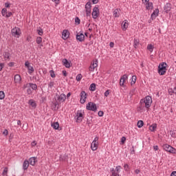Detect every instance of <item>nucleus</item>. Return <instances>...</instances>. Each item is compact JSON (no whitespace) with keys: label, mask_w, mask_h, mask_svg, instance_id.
Returning <instances> with one entry per match:
<instances>
[{"label":"nucleus","mask_w":176,"mask_h":176,"mask_svg":"<svg viewBox=\"0 0 176 176\" xmlns=\"http://www.w3.org/2000/svg\"><path fill=\"white\" fill-rule=\"evenodd\" d=\"M15 83H20L21 82V76L20 74H16L14 78Z\"/></svg>","instance_id":"nucleus-20"},{"label":"nucleus","mask_w":176,"mask_h":176,"mask_svg":"<svg viewBox=\"0 0 176 176\" xmlns=\"http://www.w3.org/2000/svg\"><path fill=\"white\" fill-rule=\"evenodd\" d=\"M140 109L144 110L145 109V103L140 102Z\"/></svg>","instance_id":"nucleus-41"},{"label":"nucleus","mask_w":176,"mask_h":176,"mask_svg":"<svg viewBox=\"0 0 176 176\" xmlns=\"http://www.w3.org/2000/svg\"><path fill=\"white\" fill-rule=\"evenodd\" d=\"M131 153L132 155H134V153H135V151L134 150V146H132V148H131Z\"/></svg>","instance_id":"nucleus-56"},{"label":"nucleus","mask_w":176,"mask_h":176,"mask_svg":"<svg viewBox=\"0 0 176 176\" xmlns=\"http://www.w3.org/2000/svg\"><path fill=\"white\" fill-rule=\"evenodd\" d=\"M3 67H5V64L0 63V72L2 71V69H3Z\"/></svg>","instance_id":"nucleus-57"},{"label":"nucleus","mask_w":176,"mask_h":176,"mask_svg":"<svg viewBox=\"0 0 176 176\" xmlns=\"http://www.w3.org/2000/svg\"><path fill=\"white\" fill-rule=\"evenodd\" d=\"M76 79L77 82H80L82 80V74L77 75Z\"/></svg>","instance_id":"nucleus-42"},{"label":"nucleus","mask_w":176,"mask_h":176,"mask_svg":"<svg viewBox=\"0 0 176 176\" xmlns=\"http://www.w3.org/2000/svg\"><path fill=\"white\" fill-rule=\"evenodd\" d=\"M59 107H60V104H58V102L56 101L54 103V106H53L54 111H58Z\"/></svg>","instance_id":"nucleus-26"},{"label":"nucleus","mask_w":176,"mask_h":176,"mask_svg":"<svg viewBox=\"0 0 176 176\" xmlns=\"http://www.w3.org/2000/svg\"><path fill=\"white\" fill-rule=\"evenodd\" d=\"M38 35H40L41 36H42L43 35V30H42V28H39L38 29L36 30Z\"/></svg>","instance_id":"nucleus-38"},{"label":"nucleus","mask_w":176,"mask_h":176,"mask_svg":"<svg viewBox=\"0 0 176 176\" xmlns=\"http://www.w3.org/2000/svg\"><path fill=\"white\" fill-rule=\"evenodd\" d=\"M87 109L88 111H92L93 112H96L97 111V104L94 102H89L87 104Z\"/></svg>","instance_id":"nucleus-4"},{"label":"nucleus","mask_w":176,"mask_h":176,"mask_svg":"<svg viewBox=\"0 0 176 176\" xmlns=\"http://www.w3.org/2000/svg\"><path fill=\"white\" fill-rule=\"evenodd\" d=\"M129 27V23L127 20H124L122 22V28L123 30V31H126V30H127V28Z\"/></svg>","instance_id":"nucleus-21"},{"label":"nucleus","mask_w":176,"mask_h":176,"mask_svg":"<svg viewBox=\"0 0 176 176\" xmlns=\"http://www.w3.org/2000/svg\"><path fill=\"white\" fill-rule=\"evenodd\" d=\"M127 79H129V76L124 74L120 80V86H124V82H126Z\"/></svg>","instance_id":"nucleus-10"},{"label":"nucleus","mask_w":176,"mask_h":176,"mask_svg":"<svg viewBox=\"0 0 176 176\" xmlns=\"http://www.w3.org/2000/svg\"><path fill=\"white\" fill-rule=\"evenodd\" d=\"M119 9H116L113 12V16H114V17H119L120 16V13L119 12Z\"/></svg>","instance_id":"nucleus-25"},{"label":"nucleus","mask_w":176,"mask_h":176,"mask_svg":"<svg viewBox=\"0 0 176 176\" xmlns=\"http://www.w3.org/2000/svg\"><path fill=\"white\" fill-rule=\"evenodd\" d=\"M60 160H68V155L67 154H65V155H61L60 157Z\"/></svg>","instance_id":"nucleus-33"},{"label":"nucleus","mask_w":176,"mask_h":176,"mask_svg":"<svg viewBox=\"0 0 176 176\" xmlns=\"http://www.w3.org/2000/svg\"><path fill=\"white\" fill-rule=\"evenodd\" d=\"M28 85H29V87H31L32 90H36V89H38V85H36V84L29 83Z\"/></svg>","instance_id":"nucleus-28"},{"label":"nucleus","mask_w":176,"mask_h":176,"mask_svg":"<svg viewBox=\"0 0 176 176\" xmlns=\"http://www.w3.org/2000/svg\"><path fill=\"white\" fill-rule=\"evenodd\" d=\"M164 9L165 10V12L166 13H168V12H170V10H171V3H167L164 7Z\"/></svg>","instance_id":"nucleus-17"},{"label":"nucleus","mask_w":176,"mask_h":176,"mask_svg":"<svg viewBox=\"0 0 176 176\" xmlns=\"http://www.w3.org/2000/svg\"><path fill=\"white\" fill-rule=\"evenodd\" d=\"M75 23H76L77 24H80V19H79V17L75 18Z\"/></svg>","instance_id":"nucleus-47"},{"label":"nucleus","mask_w":176,"mask_h":176,"mask_svg":"<svg viewBox=\"0 0 176 176\" xmlns=\"http://www.w3.org/2000/svg\"><path fill=\"white\" fill-rule=\"evenodd\" d=\"M93 142L98 143V136H96V137L94 138Z\"/></svg>","instance_id":"nucleus-61"},{"label":"nucleus","mask_w":176,"mask_h":176,"mask_svg":"<svg viewBox=\"0 0 176 176\" xmlns=\"http://www.w3.org/2000/svg\"><path fill=\"white\" fill-rule=\"evenodd\" d=\"M8 67H14V62H10L8 63Z\"/></svg>","instance_id":"nucleus-58"},{"label":"nucleus","mask_w":176,"mask_h":176,"mask_svg":"<svg viewBox=\"0 0 176 176\" xmlns=\"http://www.w3.org/2000/svg\"><path fill=\"white\" fill-rule=\"evenodd\" d=\"M51 78H56V74H54V71L50 70V71Z\"/></svg>","instance_id":"nucleus-45"},{"label":"nucleus","mask_w":176,"mask_h":176,"mask_svg":"<svg viewBox=\"0 0 176 176\" xmlns=\"http://www.w3.org/2000/svg\"><path fill=\"white\" fill-rule=\"evenodd\" d=\"M138 45H140V40L135 38L133 44L135 49H137V47H138Z\"/></svg>","instance_id":"nucleus-31"},{"label":"nucleus","mask_w":176,"mask_h":176,"mask_svg":"<svg viewBox=\"0 0 176 176\" xmlns=\"http://www.w3.org/2000/svg\"><path fill=\"white\" fill-rule=\"evenodd\" d=\"M170 176H176V171H173L170 174Z\"/></svg>","instance_id":"nucleus-64"},{"label":"nucleus","mask_w":176,"mask_h":176,"mask_svg":"<svg viewBox=\"0 0 176 176\" xmlns=\"http://www.w3.org/2000/svg\"><path fill=\"white\" fill-rule=\"evenodd\" d=\"M12 36H19L20 35V33H19V30H17L16 28H13L11 30Z\"/></svg>","instance_id":"nucleus-19"},{"label":"nucleus","mask_w":176,"mask_h":176,"mask_svg":"<svg viewBox=\"0 0 176 176\" xmlns=\"http://www.w3.org/2000/svg\"><path fill=\"white\" fill-rule=\"evenodd\" d=\"M135 82H137V76H133L131 81V86H133V85H135Z\"/></svg>","instance_id":"nucleus-30"},{"label":"nucleus","mask_w":176,"mask_h":176,"mask_svg":"<svg viewBox=\"0 0 176 176\" xmlns=\"http://www.w3.org/2000/svg\"><path fill=\"white\" fill-rule=\"evenodd\" d=\"M76 39L77 41H79V42H83V41H85V35L82 33H80V34H78L76 35Z\"/></svg>","instance_id":"nucleus-14"},{"label":"nucleus","mask_w":176,"mask_h":176,"mask_svg":"<svg viewBox=\"0 0 176 176\" xmlns=\"http://www.w3.org/2000/svg\"><path fill=\"white\" fill-rule=\"evenodd\" d=\"M63 65L66 67V68H71V63L67 60V58H64L62 60Z\"/></svg>","instance_id":"nucleus-12"},{"label":"nucleus","mask_w":176,"mask_h":176,"mask_svg":"<svg viewBox=\"0 0 176 176\" xmlns=\"http://www.w3.org/2000/svg\"><path fill=\"white\" fill-rule=\"evenodd\" d=\"M108 96H109V90H107L104 92V97H108Z\"/></svg>","instance_id":"nucleus-54"},{"label":"nucleus","mask_w":176,"mask_h":176,"mask_svg":"<svg viewBox=\"0 0 176 176\" xmlns=\"http://www.w3.org/2000/svg\"><path fill=\"white\" fill-rule=\"evenodd\" d=\"M30 66V62L27 61L25 63V67H26V68H28Z\"/></svg>","instance_id":"nucleus-59"},{"label":"nucleus","mask_w":176,"mask_h":176,"mask_svg":"<svg viewBox=\"0 0 176 176\" xmlns=\"http://www.w3.org/2000/svg\"><path fill=\"white\" fill-rule=\"evenodd\" d=\"M31 145H32V146H36V141H33V142L31 143Z\"/></svg>","instance_id":"nucleus-63"},{"label":"nucleus","mask_w":176,"mask_h":176,"mask_svg":"<svg viewBox=\"0 0 176 176\" xmlns=\"http://www.w3.org/2000/svg\"><path fill=\"white\" fill-rule=\"evenodd\" d=\"M98 14H100V10L98 9V7H94L92 12L93 19H97V17H98Z\"/></svg>","instance_id":"nucleus-8"},{"label":"nucleus","mask_w":176,"mask_h":176,"mask_svg":"<svg viewBox=\"0 0 176 176\" xmlns=\"http://www.w3.org/2000/svg\"><path fill=\"white\" fill-rule=\"evenodd\" d=\"M36 42L37 45H41V43H42V37L41 36L37 37L36 39Z\"/></svg>","instance_id":"nucleus-37"},{"label":"nucleus","mask_w":176,"mask_h":176,"mask_svg":"<svg viewBox=\"0 0 176 176\" xmlns=\"http://www.w3.org/2000/svg\"><path fill=\"white\" fill-rule=\"evenodd\" d=\"M171 137L173 138H175V131H170V132Z\"/></svg>","instance_id":"nucleus-52"},{"label":"nucleus","mask_w":176,"mask_h":176,"mask_svg":"<svg viewBox=\"0 0 176 176\" xmlns=\"http://www.w3.org/2000/svg\"><path fill=\"white\" fill-rule=\"evenodd\" d=\"M167 63L163 62L160 63L158 66V74L160 75H164L166 71H167Z\"/></svg>","instance_id":"nucleus-1"},{"label":"nucleus","mask_w":176,"mask_h":176,"mask_svg":"<svg viewBox=\"0 0 176 176\" xmlns=\"http://www.w3.org/2000/svg\"><path fill=\"white\" fill-rule=\"evenodd\" d=\"M10 16H12V12H10L6 14V17L9 18V17H10Z\"/></svg>","instance_id":"nucleus-62"},{"label":"nucleus","mask_w":176,"mask_h":176,"mask_svg":"<svg viewBox=\"0 0 176 176\" xmlns=\"http://www.w3.org/2000/svg\"><path fill=\"white\" fill-rule=\"evenodd\" d=\"M98 116H100V118L104 116V111H99L98 113Z\"/></svg>","instance_id":"nucleus-48"},{"label":"nucleus","mask_w":176,"mask_h":176,"mask_svg":"<svg viewBox=\"0 0 176 176\" xmlns=\"http://www.w3.org/2000/svg\"><path fill=\"white\" fill-rule=\"evenodd\" d=\"M4 58H5V60H10V53L5 52L4 53Z\"/></svg>","instance_id":"nucleus-32"},{"label":"nucleus","mask_w":176,"mask_h":176,"mask_svg":"<svg viewBox=\"0 0 176 176\" xmlns=\"http://www.w3.org/2000/svg\"><path fill=\"white\" fill-rule=\"evenodd\" d=\"M8 12H7V10L6 8H3L2 10H1V14L2 16H5V14H6Z\"/></svg>","instance_id":"nucleus-46"},{"label":"nucleus","mask_w":176,"mask_h":176,"mask_svg":"<svg viewBox=\"0 0 176 176\" xmlns=\"http://www.w3.org/2000/svg\"><path fill=\"white\" fill-rule=\"evenodd\" d=\"M156 129H157V124L156 123H154L149 126V130L153 132L155 131Z\"/></svg>","instance_id":"nucleus-24"},{"label":"nucleus","mask_w":176,"mask_h":176,"mask_svg":"<svg viewBox=\"0 0 176 176\" xmlns=\"http://www.w3.org/2000/svg\"><path fill=\"white\" fill-rule=\"evenodd\" d=\"M121 142L122 144H124V142H126V137L124 136L121 138Z\"/></svg>","instance_id":"nucleus-51"},{"label":"nucleus","mask_w":176,"mask_h":176,"mask_svg":"<svg viewBox=\"0 0 176 176\" xmlns=\"http://www.w3.org/2000/svg\"><path fill=\"white\" fill-rule=\"evenodd\" d=\"M83 113H82L80 111H78L76 116V122L78 123H80L82 120H83Z\"/></svg>","instance_id":"nucleus-9"},{"label":"nucleus","mask_w":176,"mask_h":176,"mask_svg":"<svg viewBox=\"0 0 176 176\" xmlns=\"http://www.w3.org/2000/svg\"><path fill=\"white\" fill-rule=\"evenodd\" d=\"M52 127H53V129H54L55 130H58L60 124H58V122H54L53 124H52Z\"/></svg>","instance_id":"nucleus-29"},{"label":"nucleus","mask_w":176,"mask_h":176,"mask_svg":"<svg viewBox=\"0 0 176 176\" xmlns=\"http://www.w3.org/2000/svg\"><path fill=\"white\" fill-rule=\"evenodd\" d=\"M5 98V92L0 91V100Z\"/></svg>","instance_id":"nucleus-40"},{"label":"nucleus","mask_w":176,"mask_h":176,"mask_svg":"<svg viewBox=\"0 0 176 176\" xmlns=\"http://www.w3.org/2000/svg\"><path fill=\"white\" fill-rule=\"evenodd\" d=\"M140 102H144L145 108H150L152 104V98L149 96H146L144 99L140 100Z\"/></svg>","instance_id":"nucleus-2"},{"label":"nucleus","mask_w":176,"mask_h":176,"mask_svg":"<svg viewBox=\"0 0 176 176\" xmlns=\"http://www.w3.org/2000/svg\"><path fill=\"white\" fill-rule=\"evenodd\" d=\"M28 94H32V90H31V88H28L27 89Z\"/></svg>","instance_id":"nucleus-53"},{"label":"nucleus","mask_w":176,"mask_h":176,"mask_svg":"<svg viewBox=\"0 0 176 176\" xmlns=\"http://www.w3.org/2000/svg\"><path fill=\"white\" fill-rule=\"evenodd\" d=\"M163 149L166 152H169V153H176V149L168 144L163 145Z\"/></svg>","instance_id":"nucleus-3"},{"label":"nucleus","mask_w":176,"mask_h":176,"mask_svg":"<svg viewBox=\"0 0 176 176\" xmlns=\"http://www.w3.org/2000/svg\"><path fill=\"white\" fill-rule=\"evenodd\" d=\"M147 50L152 53L153 52V45H152V44L148 45Z\"/></svg>","instance_id":"nucleus-36"},{"label":"nucleus","mask_w":176,"mask_h":176,"mask_svg":"<svg viewBox=\"0 0 176 176\" xmlns=\"http://www.w3.org/2000/svg\"><path fill=\"white\" fill-rule=\"evenodd\" d=\"M29 105H31V107H32L33 108H36V103H35V101H34V100L30 99L29 100Z\"/></svg>","instance_id":"nucleus-27"},{"label":"nucleus","mask_w":176,"mask_h":176,"mask_svg":"<svg viewBox=\"0 0 176 176\" xmlns=\"http://www.w3.org/2000/svg\"><path fill=\"white\" fill-rule=\"evenodd\" d=\"M85 13L87 17L91 14V3L90 1H88L85 5Z\"/></svg>","instance_id":"nucleus-5"},{"label":"nucleus","mask_w":176,"mask_h":176,"mask_svg":"<svg viewBox=\"0 0 176 176\" xmlns=\"http://www.w3.org/2000/svg\"><path fill=\"white\" fill-rule=\"evenodd\" d=\"M89 90L91 91H96V84L94 83L91 84Z\"/></svg>","instance_id":"nucleus-35"},{"label":"nucleus","mask_w":176,"mask_h":176,"mask_svg":"<svg viewBox=\"0 0 176 176\" xmlns=\"http://www.w3.org/2000/svg\"><path fill=\"white\" fill-rule=\"evenodd\" d=\"M30 166V162L25 160L23 164V168L24 170H27Z\"/></svg>","instance_id":"nucleus-22"},{"label":"nucleus","mask_w":176,"mask_h":176,"mask_svg":"<svg viewBox=\"0 0 176 176\" xmlns=\"http://www.w3.org/2000/svg\"><path fill=\"white\" fill-rule=\"evenodd\" d=\"M124 168L125 171H129V164H125L124 166Z\"/></svg>","instance_id":"nucleus-50"},{"label":"nucleus","mask_w":176,"mask_h":176,"mask_svg":"<svg viewBox=\"0 0 176 176\" xmlns=\"http://www.w3.org/2000/svg\"><path fill=\"white\" fill-rule=\"evenodd\" d=\"M146 9L147 10H152L153 9V3L152 2H146Z\"/></svg>","instance_id":"nucleus-16"},{"label":"nucleus","mask_w":176,"mask_h":176,"mask_svg":"<svg viewBox=\"0 0 176 176\" xmlns=\"http://www.w3.org/2000/svg\"><path fill=\"white\" fill-rule=\"evenodd\" d=\"M36 163V157H32L29 160V164L31 166H34Z\"/></svg>","instance_id":"nucleus-23"},{"label":"nucleus","mask_w":176,"mask_h":176,"mask_svg":"<svg viewBox=\"0 0 176 176\" xmlns=\"http://www.w3.org/2000/svg\"><path fill=\"white\" fill-rule=\"evenodd\" d=\"M159 15V9H155L151 14V19L153 20Z\"/></svg>","instance_id":"nucleus-15"},{"label":"nucleus","mask_w":176,"mask_h":176,"mask_svg":"<svg viewBox=\"0 0 176 176\" xmlns=\"http://www.w3.org/2000/svg\"><path fill=\"white\" fill-rule=\"evenodd\" d=\"M69 37V32H68V30H63V32H62V38L63 39H68V38Z\"/></svg>","instance_id":"nucleus-11"},{"label":"nucleus","mask_w":176,"mask_h":176,"mask_svg":"<svg viewBox=\"0 0 176 176\" xmlns=\"http://www.w3.org/2000/svg\"><path fill=\"white\" fill-rule=\"evenodd\" d=\"M28 69L29 71V74H32V72H34V67L31 65L28 67Z\"/></svg>","instance_id":"nucleus-43"},{"label":"nucleus","mask_w":176,"mask_h":176,"mask_svg":"<svg viewBox=\"0 0 176 176\" xmlns=\"http://www.w3.org/2000/svg\"><path fill=\"white\" fill-rule=\"evenodd\" d=\"M174 93V90L173 89H168V94H170V96Z\"/></svg>","instance_id":"nucleus-60"},{"label":"nucleus","mask_w":176,"mask_h":176,"mask_svg":"<svg viewBox=\"0 0 176 176\" xmlns=\"http://www.w3.org/2000/svg\"><path fill=\"white\" fill-rule=\"evenodd\" d=\"M8 167H5L2 173V175H8Z\"/></svg>","instance_id":"nucleus-39"},{"label":"nucleus","mask_w":176,"mask_h":176,"mask_svg":"<svg viewBox=\"0 0 176 176\" xmlns=\"http://www.w3.org/2000/svg\"><path fill=\"white\" fill-rule=\"evenodd\" d=\"M120 168H122V166H116V170L118 173H119V171H120Z\"/></svg>","instance_id":"nucleus-55"},{"label":"nucleus","mask_w":176,"mask_h":176,"mask_svg":"<svg viewBox=\"0 0 176 176\" xmlns=\"http://www.w3.org/2000/svg\"><path fill=\"white\" fill-rule=\"evenodd\" d=\"M134 93H135V89H132L129 92L130 97H133V96H134Z\"/></svg>","instance_id":"nucleus-44"},{"label":"nucleus","mask_w":176,"mask_h":176,"mask_svg":"<svg viewBox=\"0 0 176 176\" xmlns=\"http://www.w3.org/2000/svg\"><path fill=\"white\" fill-rule=\"evenodd\" d=\"M80 103L85 104L86 102V99L87 98V94L85 91H81L80 93Z\"/></svg>","instance_id":"nucleus-7"},{"label":"nucleus","mask_w":176,"mask_h":176,"mask_svg":"<svg viewBox=\"0 0 176 176\" xmlns=\"http://www.w3.org/2000/svg\"><path fill=\"white\" fill-rule=\"evenodd\" d=\"M98 67V60L95 59L93 63H91V65L89 67V72H94V69Z\"/></svg>","instance_id":"nucleus-6"},{"label":"nucleus","mask_w":176,"mask_h":176,"mask_svg":"<svg viewBox=\"0 0 176 176\" xmlns=\"http://www.w3.org/2000/svg\"><path fill=\"white\" fill-rule=\"evenodd\" d=\"M98 148V143L92 142L91 144V149L92 151H97V148Z\"/></svg>","instance_id":"nucleus-18"},{"label":"nucleus","mask_w":176,"mask_h":176,"mask_svg":"<svg viewBox=\"0 0 176 176\" xmlns=\"http://www.w3.org/2000/svg\"><path fill=\"white\" fill-rule=\"evenodd\" d=\"M54 86V82H50L49 84H48V87L52 89V87H53Z\"/></svg>","instance_id":"nucleus-49"},{"label":"nucleus","mask_w":176,"mask_h":176,"mask_svg":"<svg viewBox=\"0 0 176 176\" xmlns=\"http://www.w3.org/2000/svg\"><path fill=\"white\" fill-rule=\"evenodd\" d=\"M137 126L139 129H141V127H142V126H144V121L142 120H139L137 123Z\"/></svg>","instance_id":"nucleus-34"},{"label":"nucleus","mask_w":176,"mask_h":176,"mask_svg":"<svg viewBox=\"0 0 176 176\" xmlns=\"http://www.w3.org/2000/svg\"><path fill=\"white\" fill-rule=\"evenodd\" d=\"M67 98V96L65 94H62L60 96H58V101H60V102H64Z\"/></svg>","instance_id":"nucleus-13"}]
</instances>
